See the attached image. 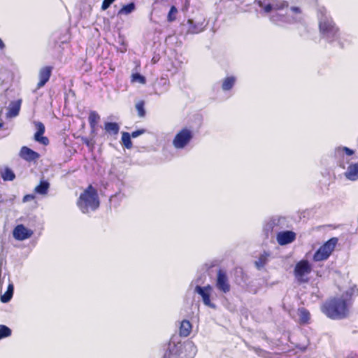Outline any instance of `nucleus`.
<instances>
[{
	"label": "nucleus",
	"mask_w": 358,
	"mask_h": 358,
	"mask_svg": "<svg viewBox=\"0 0 358 358\" xmlns=\"http://www.w3.org/2000/svg\"><path fill=\"white\" fill-rule=\"evenodd\" d=\"M82 142L85 144L88 148H93L94 142L92 141V140H90L87 138V137H82L81 138Z\"/></svg>",
	"instance_id": "nucleus-35"
},
{
	"label": "nucleus",
	"mask_w": 358,
	"mask_h": 358,
	"mask_svg": "<svg viewBox=\"0 0 358 358\" xmlns=\"http://www.w3.org/2000/svg\"><path fill=\"white\" fill-rule=\"evenodd\" d=\"M178 11L177 8L175 6H172L170 8V10L167 15V21L169 22H174L176 20V15Z\"/></svg>",
	"instance_id": "nucleus-29"
},
{
	"label": "nucleus",
	"mask_w": 358,
	"mask_h": 358,
	"mask_svg": "<svg viewBox=\"0 0 358 358\" xmlns=\"http://www.w3.org/2000/svg\"><path fill=\"white\" fill-rule=\"evenodd\" d=\"M269 257V253L266 252H264L263 254H262L258 258V260H257L255 262V264L256 267L258 269H260L263 268L268 262V257Z\"/></svg>",
	"instance_id": "nucleus-22"
},
{
	"label": "nucleus",
	"mask_w": 358,
	"mask_h": 358,
	"mask_svg": "<svg viewBox=\"0 0 358 358\" xmlns=\"http://www.w3.org/2000/svg\"><path fill=\"white\" fill-rule=\"evenodd\" d=\"M213 288L210 285L205 287L196 285L195 287V292L201 295L203 303L208 307L215 308V306L210 301V294Z\"/></svg>",
	"instance_id": "nucleus-8"
},
{
	"label": "nucleus",
	"mask_w": 358,
	"mask_h": 358,
	"mask_svg": "<svg viewBox=\"0 0 358 358\" xmlns=\"http://www.w3.org/2000/svg\"><path fill=\"white\" fill-rule=\"evenodd\" d=\"M357 296V287H350L341 296L327 299L321 306V311L331 320H340L348 318L350 315L355 298Z\"/></svg>",
	"instance_id": "nucleus-1"
},
{
	"label": "nucleus",
	"mask_w": 358,
	"mask_h": 358,
	"mask_svg": "<svg viewBox=\"0 0 358 358\" xmlns=\"http://www.w3.org/2000/svg\"><path fill=\"white\" fill-rule=\"evenodd\" d=\"M135 10V4L131 2L123 6L118 11V15H128Z\"/></svg>",
	"instance_id": "nucleus-27"
},
{
	"label": "nucleus",
	"mask_w": 358,
	"mask_h": 358,
	"mask_svg": "<svg viewBox=\"0 0 358 358\" xmlns=\"http://www.w3.org/2000/svg\"><path fill=\"white\" fill-rule=\"evenodd\" d=\"M34 124L36 128V131L34 134V140L43 145H48L50 141L48 137L43 136L45 131L43 123L41 122H35Z\"/></svg>",
	"instance_id": "nucleus-11"
},
{
	"label": "nucleus",
	"mask_w": 358,
	"mask_h": 358,
	"mask_svg": "<svg viewBox=\"0 0 358 358\" xmlns=\"http://www.w3.org/2000/svg\"><path fill=\"white\" fill-rule=\"evenodd\" d=\"M115 1V0H103L101 4V9L103 10L108 9Z\"/></svg>",
	"instance_id": "nucleus-36"
},
{
	"label": "nucleus",
	"mask_w": 358,
	"mask_h": 358,
	"mask_svg": "<svg viewBox=\"0 0 358 358\" xmlns=\"http://www.w3.org/2000/svg\"><path fill=\"white\" fill-rule=\"evenodd\" d=\"M34 198L35 196L33 194H26L25 196H24L22 201L23 202H27L34 199Z\"/></svg>",
	"instance_id": "nucleus-38"
},
{
	"label": "nucleus",
	"mask_w": 358,
	"mask_h": 358,
	"mask_svg": "<svg viewBox=\"0 0 358 358\" xmlns=\"http://www.w3.org/2000/svg\"><path fill=\"white\" fill-rule=\"evenodd\" d=\"M13 237L18 241L29 238L33 234L32 231L27 229L23 224H17L13 231Z\"/></svg>",
	"instance_id": "nucleus-13"
},
{
	"label": "nucleus",
	"mask_w": 358,
	"mask_h": 358,
	"mask_svg": "<svg viewBox=\"0 0 358 358\" xmlns=\"http://www.w3.org/2000/svg\"><path fill=\"white\" fill-rule=\"evenodd\" d=\"M131 138V136L128 132H123L122 134V144L127 149H131L133 145Z\"/></svg>",
	"instance_id": "nucleus-26"
},
{
	"label": "nucleus",
	"mask_w": 358,
	"mask_h": 358,
	"mask_svg": "<svg viewBox=\"0 0 358 358\" xmlns=\"http://www.w3.org/2000/svg\"><path fill=\"white\" fill-rule=\"evenodd\" d=\"M145 102L143 100H140L137 101L135 104V108L136 110H137L138 116L140 118H143L145 117L146 111L145 109Z\"/></svg>",
	"instance_id": "nucleus-24"
},
{
	"label": "nucleus",
	"mask_w": 358,
	"mask_h": 358,
	"mask_svg": "<svg viewBox=\"0 0 358 358\" xmlns=\"http://www.w3.org/2000/svg\"><path fill=\"white\" fill-rule=\"evenodd\" d=\"M5 48V45L3 41L0 38V49L3 50Z\"/></svg>",
	"instance_id": "nucleus-40"
},
{
	"label": "nucleus",
	"mask_w": 358,
	"mask_h": 358,
	"mask_svg": "<svg viewBox=\"0 0 358 358\" xmlns=\"http://www.w3.org/2000/svg\"><path fill=\"white\" fill-rule=\"evenodd\" d=\"M276 239L279 245H285L295 241L296 234L292 231H281L277 234Z\"/></svg>",
	"instance_id": "nucleus-14"
},
{
	"label": "nucleus",
	"mask_w": 358,
	"mask_h": 358,
	"mask_svg": "<svg viewBox=\"0 0 358 358\" xmlns=\"http://www.w3.org/2000/svg\"><path fill=\"white\" fill-rule=\"evenodd\" d=\"M99 205L100 201L96 189L92 185H89L80 194L77 206L83 213H87L90 210H96Z\"/></svg>",
	"instance_id": "nucleus-2"
},
{
	"label": "nucleus",
	"mask_w": 358,
	"mask_h": 358,
	"mask_svg": "<svg viewBox=\"0 0 358 358\" xmlns=\"http://www.w3.org/2000/svg\"><path fill=\"white\" fill-rule=\"evenodd\" d=\"M101 117L99 113L95 110H90L88 116V122L91 129V131L94 133L97 127L98 123L100 121Z\"/></svg>",
	"instance_id": "nucleus-15"
},
{
	"label": "nucleus",
	"mask_w": 358,
	"mask_h": 358,
	"mask_svg": "<svg viewBox=\"0 0 358 358\" xmlns=\"http://www.w3.org/2000/svg\"><path fill=\"white\" fill-rule=\"evenodd\" d=\"M312 272V266L307 259L299 261L294 268V275L296 281L300 283H307L309 281L308 275Z\"/></svg>",
	"instance_id": "nucleus-5"
},
{
	"label": "nucleus",
	"mask_w": 358,
	"mask_h": 358,
	"mask_svg": "<svg viewBox=\"0 0 358 358\" xmlns=\"http://www.w3.org/2000/svg\"><path fill=\"white\" fill-rule=\"evenodd\" d=\"M50 187V184L46 180H41L40 183L35 187V192L40 194H46L48 193V189Z\"/></svg>",
	"instance_id": "nucleus-21"
},
{
	"label": "nucleus",
	"mask_w": 358,
	"mask_h": 358,
	"mask_svg": "<svg viewBox=\"0 0 358 358\" xmlns=\"http://www.w3.org/2000/svg\"><path fill=\"white\" fill-rule=\"evenodd\" d=\"M163 358H180V356L173 352V350H168L165 352Z\"/></svg>",
	"instance_id": "nucleus-33"
},
{
	"label": "nucleus",
	"mask_w": 358,
	"mask_h": 358,
	"mask_svg": "<svg viewBox=\"0 0 358 358\" xmlns=\"http://www.w3.org/2000/svg\"><path fill=\"white\" fill-rule=\"evenodd\" d=\"M289 6V3L287 1H280L273 4V9L276 10H282Z\"/></svg>",
	"instance_id": "nucleus-32"
},
{
	"label": "nucleus",
	"mask_w": 358,
	"mask_h": 358,
	"mask_svg": "<svg viewBox=\"0 0 358 358\" xmlns=\"http://www.w3.org/2000/svg\"><path fill=\"white\" fill-rule=\"evenodd\" d=\"M1 177L5 181H12L15 179V175L10 169L6 168L1 173Z\"/></svg>",
	"instance_id": "nucleus-28"
},
{
	"label": "nucleus",
	"mask_w": 358,
	"mask_h": 358,
	"mask_svg": "<svg viewBox=\"0 0 358 358\" xmlns=\"http://www.w3.org/2000/svg\"><path fill=\"white\" fill-rule=\"evenodd\" d=\"M291 10L294 13H301V8L297 6L291 7Z\"/></svg>",
	"instance_id": "nucleus-39"
},
{
	"label": "nucleus",
	"mask_w": 358,
	"mask_h": 358,
	"mask_svg": "<svg viewBox=\"0 0 358 358\" xmlns=\"http://www.w3.org/2000/svg\"><path fill=\"white\" fill-rule=\"evenodd\" d=\"M145 133V129H138V130H136V131L131 132V134L130 135L132 138H136L138 136L142 135Z\"/></svg>",
	"instance_id": "nucleus-37"
},
{
	"label": "nucleus",
	"mask_w": 358,
	"mask_h": 358,
	"mask_svg": "<svg viewBox=\"0 0 358 358\" xmlns=\"http://www.w3.org/2000/svg\"><path fill=\"white\" fill-rule=\"evenodd\" d=\"M258 4L260 7L263 8L264 12L266 13H270L273 9V5H271V3L264 6L263 3L259 1Z\"/></svg>",
	"instance_id": "nucleus-34"
},
{
	"label": "nucleus",
	"mask_w": 358,
	"mask_h": 358,
	"mask_svg": "<svg viewBox=\"0 0 358 358\" xmlns=\"http://www.w3.org/2000/svg\"><path fill=\"white\" fill-rule=\"evenodd\" d=\"M338 241L336 237L329 239L314 253L313 260L316 262L327 260L334 250Z\"/></svg>",
	"instance_id": "nucleus-4"
},
{
	"label": "nucleus",
	"mask_w": 358,
	"mask_h": 358,
	"mask_svg": "<svg viewBox=\"0 0 358 358\" xmlns=\"http://www.w3.org/2000/svg\"><path fill=\"white\" fill-rule=\"evenodd\" d=\"M193 137V131L187 127H184L176 134L173 139V145L176 149H183L191 142Z\"/></svg>",
	"instance_id": "nucleus-6"
},
{
	"label": "nucleus",
	"mask_w": 358,
	"mask_h": 358,
	"mask_svg": "<svg viewBox=\"0 0 358 358\" xmlns=\"http://www.w3.org/2000/svg\"><path fill=\"white\" fill-rule=\"evenodd\" d=\"M131 83L138 82L141 84H145L146 83L145 78L138 73H133L131 78Z\"/></svg>",
	"instance_id": "nucleus-31"
},
{
	"label": "nucleus",
	"mask_w": 358,
	"mask_h": 358,
	"mask_svg": "<svg viewBox=\"0 0 358 358\" xmlns=\"http://www.w3.org/2000/svg\"><path fill=\"white\" fill-rule=\"evenodd\" d=\"M236 79L234 76H228L222 82V88L224 91L230 90L234 85Z\"/></svg>",
	"instance_id": "nucleus-23"
},
{
	"label": "nucleus",
	"mask_w": 358,
	"mask_h": 358,
	"mask_svg": "<svg viewBox=\"0 0 358 358\" xmlns=\"http://www.w3.org/2000/svg\"><path fill=\"white\" fill-rule=\"evenodd\" d=\"M319 29L321 34L327 38L329 42H332L339 38V29L331 19H323L319 22Z\"/></svg>",
	"instance_id": "nucleus-3"
},
{
	"label": "nucleus",
	"mask_w": 358,
	"mask_h": 358,
	"mask_svg": "<svg viewBox=\"0 0 358 358\" xmlns=\"http://www.w3.org/2000/svg\"><path fill=\"white\" fill-rule=\"evenodd\" d=\"M20 157L28 162H36L40 158V154L27 146H22L19 152Z\"/></svg>",
	"instance_id": "nucleus-12"
},
{
	"label": "nucleus",
	"mask_w": 358,
	"mask_h": 358,
	"mask_svg": "<svg viewBox=\"0 0 358 358\" xmlns=\"http://www.w3.org/2000/svg\"><path fill=\"white\" fill-rule=\"evenodd\" d=\"M21 103H22V101L20 99V100H17L15 101H13L10 103V107L9 108V112H8L9 115L10 117H15L19 114L20 107H21Z\"/></svg>",
	"instance_id": "nucleus-20"
},
{
	"label": "nucleus",
	"mask_w": 358,
	"mask_h": 358,
	"mask_svg": "<svg viewBox=\"0 0 358 358\" xmlns=\"http://www.w3.org/2000/svg\"><path fill=\"white\" fill-rule=\"evenodd\" d=\"M3 125V123L1 122V120L0 119V127H2Z\"/></svg>",
	"instance_id": "nucleus-41"
},
{
	"label": "nucleus",
	"mask_w": 358,
	"mask_h": 358,
	"mask_svg": "<svg viewBox=\"0 0 358 358\" xmlns=\"http://www.w3.org/2000/svg\"><path fill=\"white\" fill-rule=\"evenodd\" d=\"M13 285L9 284L6 292L1 296V301L2 303L8 302L13 297Z\"/></svg>",
	"instance_id": "nucleus-25"
},
{
	"label": "nucleus",
	"mask_w": 358,
	"mask_h": 358,
	"mask_svg": "<svg viewBox=\"0 0 358 358\" xmlns=\"http://www.w3.org/2000/svg\"><path fill=\"white\" fill-rule=\"evenodd\" d=\"M354 150L347 148V147H339L336 148L335 156L337 159V163L342 169L345 168V164H348V161L345 162V155L346 154L348 156H351L354 154Z\"/></svg>",
	"instance_id": "nucleus-10"
},
{
	"label": "nucleus",
	"mask_w": 358,
	"mask_h": 358,
	"mask_svg": "<svg viewBox=\"0 0 358 358\" xmlns=\"http://www.w3.org/2000/svg\"><path fill=\"white\" fill-rule=\"evenodd\" d=\"M345 177L350 180L358 179V163L350 164L345 173Z\"/></svg>",
	"instance_id": "nucleus-17"
},
{
	"label": "nucleus",
	"mask_w": 358,
	"mask_h": 358,
	"mask_svg": "<svg viewBox=\"0 0 358 358\" xmlns=\"http://www.w3.org/2000/svg\"><path fill=\"white\" fill-rule=\"evenodd\" d=\"M53 70V67L51 66H45L40 69L38 71V82L36 85V89L39 90L43 86L45 85V84L49 81L52 72Z\"/></svg>",
	"instance_id": "nucleus-9"
},
{
	"label": "nucleus",
	"mask_w": 358,
	"mask_h": 358,
	"mask_svg": "<svg viewBox=\"0 0 358 358\" xmlns=\"http://www.w3.org/2000/svg\"><path fill=\"white\" fill-rule=\"evenodd\" d=\"M299 323L301 325L307 324L310 320V313L305 308L298 309Z\"/></svg>",
	"instance_id": "nucleus-16"
},
{
	"label": "nucleus",
	"mask_w": 358,
	"mask_h": 358,
	"mask_svg": "<svg viewBox=\"0 0 358 358\" xmlns=\"http://www.w3.org/2000/svg\"><path fill=\"white\" fill-rule=\"evenodd\" d=\"M216 287L222 292L226 294L229 292L231 289V285L229 282L228 276L227 273L222 270L219 269L217 273V279H216Z\"/></svg>",
	"instance_id": "nucleus-7"
},
{
	"label": "nucleus",
	"mask_w": 358,
	"mask_h": 358,
	"mask_svg": "<svg viewBox=\"0 0 358 358\" xmlns=\"http://www.w3.org/2000/svg\"><path fill=\"white\" fill-rule=\"evenodd\" d=\"M11 333L10 328L6 325L0 324V339L10 336Z\"/></svg>",
	"instance_id": "nucleus-30"
},
{
	"label": "nucleus",
	"mask_w": 358,
	"mask_h": 358,
	"mask_svg": "<svg viewBox=\"0 0 358 358\" xmlns=\"http://www.w3.org/2000/svg\"><path fill=\"white\" fill-rule=\"evenodd\" d=\"M192 324L189 320H182L179 328L180 336L183 337L188 336L192 331Z\"/></svg>",
	"instance_id": "nucleus-18"
},
{
	"label": "nucleus",
	"mask_w": 358,
	"mask_h": 358,
	"mask_svg": "<svg viewBox=\"0 0 358 358\" xmlns=\"http://www.w3.org/2000/svg\"><path fill=\"white\" fill-rule=\"evenodd\" d=\"M104 129L110 135H117L120 131V126L116 122H107L104 123Z\"/></svg>",
	"instance_id": "nucleus-19"
}]
</instances>
